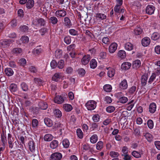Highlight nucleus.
I'll list each match as a JSON object with an SVG mask.
<instances>
[{"label":"nucleus","instance_id":"nucleus-45","mask_svg":"<svg viewBox=\"0 0 160 160\" xmlns=\"http://www.w3.org/2000/svg\"><path fill=\"white\" fill-rule=\"evenodd\" d=\"M49 20L50 22L53 24H56L58 22V19L55 17H52Z\"/></svg>","mask_w":160,"mask_h":160},{"label":"nucleus","instance_id":"nucleus-13","mask_svg":"<svg viewBox=\"0 0 160 160\" xmlns=\"http://www.w3.org/2000/svg\"><path fill=\"white\" fill-rule=\"evenodd\" d=\"M29 148L30 150L32 152L34 151L35 146L34 144V141L32 140H30L28 143Z\"/></svg>","mask_w":160,"mask_h":160},{"label":"nucleus","instance_id":"nucleus-3","mask_svg":"<svg viewBox=\"0 0 160 160\" xmlns=\"http://www.w3.org/2000/svg\"><path fill=\"white\" fill-rule=\"evenodd\" d=\"M33 24L35 25H40L41 26H44L45 24V21L43 18H37L33 20Z\"/></svg>","mask_w":160,"mask_h":160},{"label":"nucleus","instance_id":"nucleus-64","mask_svg":"<svg viewBox=\"0 0 160 160\" xmlns=\"http://www.w3.org/2000/svg\"><path fill=\"white\" fill-rule=\"evenodd\" d=\"M110 155L112 157H116L118 156L119 154L117 152L112 151L110 152Z\"/></svg>","mask_w":160,"mask_h":160},{"label":"nucleus","instance_id":"nucleus-48","mask_svg":"<svg viewBox=\"0 0 160 160\" xmlns=\"http://www.w3.org/2000/svg\"><path fill=\"white\" fill-rule=\"evenodd\" d=\"M71 37L69 36H66L64 39L65 42L67 44H69L71 42Z\"/></svg>","mask_w":160,"mask_h":160},{"label":"nucleus","instance_id":"nucleus-24","mask_svg":"<svg viewBox=\"0 0 160 160\" xmlns=\"http://www.w3.org/2000/svg\"><path fill=\"white\" fill-rule=\"evenodd\" d=\"M55 116L58 118H59L62 116V113L61 111L58 109H56L53 111Z\"/></svg>","mask_w":160,"mask_h":160},{"label":"nucleus","instance_id":"nucleus-59","mask_svg":"<svg viewBox=\"0 0 160 160\" xmlns=\"http://www.w3.org/2000/svg\"><path fill=\"white\" fill-rule=\"evenodd\" d=\"M28 26L24 25L20 27V30L22 32H26L28 30Z\"/></svg>","mask_w":160,"mask_h":160},{"label":"nucleus","instance_id":"nucleus-60","mask_svg":"<svg viewBox=\"0 0 160 160\" xmlns=\"http://www.w3.org/2000/svg\"><path fill=\"white\" fill-rule=\"evenodd\" d=\"M66 72L68 74H70L73 72V69L71 67H68L66 68Z\"/></svg>","mask_w":160,"mask_h":160},{"label":"nucleus","instance_id":"nucleus-6","mask_svg":"<svg viewBox=\"0 0 160 160\" xmlns=\"http://www.w3.org/2000/svg\"><path fill=\"white\" fill-rule=\"evenodd\" d=\"M150 42V38L147 37H146L143 38L142 40V44L143 46L146 47L148 46Z\"/></svg>","mask_w":160,"mask_h":160},{"label":"nucleus","instance_id":"nucleus-35","mask_svg":"<svg viewBox=\"0 0 160 160\" xmlns=\"http://www.w3.org/2000/svg\"><path fill=\"white\" fill-rule=\"evenodd\" d=\"M52 136L50 134H47L45 135L44 139L45 141H50L52 139Z\"/></svg>","mask_w":160,"mask_h":160},{"label":"nucleus","instance_id":"nucleus-7","mask_svg":"<svg viewBox=\"0 0 160 160\" xmlns=\"http://www.w3.org/2000/svg\"><path fill=\"white\" fill-rule=\"evenodd\" d=\"M128 87V83L126 79H124L120 83L119 85V88L123 90L127 89Z\"/></svg>","mask_w":160,"mask_h":160},{"label":"nucleus","instance_id":"nucleus-16","mask_svg":"<svg viewBox=\"0 0 160 160\" xmlns=\"http://www.w3.org/2000/svg\"><path fill=\"white\" fill-rule=\"evenodd\" d=\"M38 106L39 108L45 110L48 108V104L43 101H41L38 103Z\"/></svg>","mask_w":160,"mask_h":160},{"label":"nucleus","instance_id":"nucleus-27","mask_svg":"<svg viewBox=\"0 0 160 160\" xmlns=\"http://www.w3.org/2000/svg\"><path fill=\"white\" fill-rule=\"evenodd\" d=\"M57 66L59 69H62L64 65V62L62 60H61L57 63Z\"/></svg>","mask_w":160,"mask_h":160},{"label":"nucleus","instance_id":"nucleus-50","mask_svg":"<svg viewBox=\"0 0 160 160\" xmlns=\"http://www.w3.org/2000/svg\"><path fill=\"white\" fill-rule=\"evenodd\" d=\"M142 32V29L139 28H137L135 29L134 32L135 34L136 35H138L141 33Z\"/></svg>","mask_w":160,"mask_h":160},{"label":"nucleus","instance_id":"nucleus-43","mask_svg":"<svg viewBox=\"0 0 160 160\" xmlns=\"http://www.w3.org/2000/svg\"><path fill=\"white\" fill-rule=\"evenodd\" d=\"M1 141L2 143V145L4 147L6 145L7 140L6 137L4 136V133H2L1 135Z\"/></svg>","mask_w":160,"mask_h":160},{"label":"nucleus","instance_id":"nucleus-62","mask_svg":"<svg viewBox=\"0 0 160 160\" xmlns=\"http://www.w3.org/2000/svg\"><path fill=\"white\" fill-rule=\"evenodd\" d=\"M42 50L41 48H35L33 50V52L34 54L39 55L41 52Z\"/></svg>","mask_w":160,"mask_h":160},{"label":"nucleus","instance_id":"nucleus-31","mask_svg":"<svg viewBox=\"0 0 160 160\" xmlns=\"http://www.w3.org/2000/svg\"><path fill=\"white\" fill-rule=\"evenodd\" d=\"M98 138V136L97 135H93L90 138V142L92 143H95L97 142Z\"/></svg>","mask_w":160,"mask_h":160},{"label":"nucleus","instance_id":"nucleus-41","mask_svg":"<svg viewBox=\"0 0 160 160\" xmlns=\"http://www.w3.org/2000/svg\"><path fill=\"white\" fill-rule=\"evenodd\" d=\"M18 63L20 65L24 66L26 63V61L24 58H22L19 60Z\"/></svg>","mask_w":160,"mask_h":160},{"label":"nucleus","instance_id":"nucleus-12","mask_svg":"<svg viewBox=\"0 0 160 160\" xmlns=\"http://www.w3.org/2000/svg\"><path fill=\"white\" fill-rule=\"evenodd\" d=\"M64 21L65 26L67 28H70L72 26V22L68 17H65L64 18Z\"/></svg>","mask_w":160,"mask_h":160},{"label":"nucleus","instance_id":"nucleus-32","mask_svg":"<svg viewBox=\"0 0 160 160\" xmlns=\"http://www.w3.org/2000/svg\"><path fill=\"white\" fill-rule=\"evenodd\" d=\"M144 136L148 142H151L152 141V136L149 133H146L144 135Z\"/></svg>","mask_w":160,"mask_h":160},{"label":"nucleus","instance_id":"nucleus-34","mask_svg":"<svg viewBox=\"0 0 160 160\" xmlns=\"http://www.w3.org/2000/svg\"><path fill=\"white\" fill-rule=\"evenodd\" d=\"M90 67L92 68H95L97 66V62L94 59H92L90 62Z\"/></svg>","mask_w":160,"mask_h":160},{"label":"nucleus","instance_id":"nucleus-19","mask_svg":"<svg viewBox=\"0 0 160 160\" xmlns=\"http://www.w3.org/2000/svg\"><path fill=\"white\" fill-rule=\"evenodd\" d=\"M44 122L45 124L49 127L52 126L53 125L52 120L48 118H45L44 119Z\"/></svg>","mask_w":160,"mask_h":160},{"label":"nucleus","instance_id":"nucleus-47","mask_svg":"<svg viewBox=\"0 0 160 160\" xmlns=\"http://www.w3.org/2000/svg\"><path fill=\"white\" fill-rule=\"evenodd\" d=\"M103 142L101 141H99L98 142L96 145V148L98 150H100L103 147Z\"/></svg>","mask_w":160,"mask_h":160},{"label":"nucleus","instance_id":"nucleus-18","mask_svg":"<svg viewBox=\"0 0 160 160\" xmlns=\"http://www.w3.org/2000/svg\"><path fill=\"white\" fill-rule=\"evenodd\" d=\"M148 75L147 74H144L142 76L141 82L142 86H145L147 83Z\"/></svg>","mask_w":160,"mask_h":160},{"label":"nucleus","instance_id":"nucleus-53","mask_svg":"<svg viewBox=\"0 0 160 160\" xmlns=\"http://www.w3.org/2000/svg\"><path fill=\"white\" fill-rule=\"evenodd\" d=\"M69 32L71 35L73 36L77 35L78 34V31L73 29H70Z\"/></svg>","mask_w":160,"mask_h":160},{"label":"nucleus","instance_id":"nucleus-51","mask_svg":"<svg viewBox=\"0 0 160 160\" xmlns=\"http://www.w3.org/2000/svg\"><path fill=\"white\" fill-rule=\"evenodd\" d=\"M156 77V74L154 73H153L149 79L148 81V82L150 84H151L154 81V79Z\"/></svg>","mask_w":160,"mask_h":160},{"label":"nucleus","instance_id":"nucleus-10","mask_svg":"<svg viewBox=\"0 0 160 160\" xmlns=\"http://www.w3.org/2000/svg\"><path fill=\"white\" fill-rule=\"evenodd\" d=\"M64 101V100L63 98L61 96H57L54 99L55 102L58 104L62 103Z\"/></svg>","mask_w":160,"mask_h":160},{"label":"nucleus","instance_id":"nucleus-42","mask_svg":"<svg viewBox=\"0 0 160 160\" xmlns=\"http://www.w3.org/2000/svg\"><path fill=\"white\" fill-rule=\"evenodd\" d=\"M77 133L78 136L80 138H82L83 137V134L80 128H78L77 130Z\"/></svg>","mask_w":160,"mask_h":160},{"label":"nucleus","instance_id":"nucleus-30","mask_svg":"<svg viewBox=\"0 0 160 160\" xmlns=\"http://www.w3.org/2000/svg\"><path fill=\"white\" fill-rule=\"evenodd\" d=\"M10 44V41L9 40H4L2 41L1 44L3 48H6L9 47Z\"/></svg>","mask_w":160,"mask_h":160},{"label":"nucleus","instance_id":"nucleus-8","mask_svg":"<svg viewBox=\"0 0 160 160\" xmlns=\"http://www.w3.org/2000/svg\"><path fill=\"white\" fill-rule=\"evenodd\" d=\"M90 59V55L88 54L83 56L82 59V63L84 65H86L88 64Z\"/></svg>","mask_w":160,"mask_h":160},{"label":"nucleus","instance_id":"nucleus-29","mask_svg":"<svg viewBox=\"0 0 160 160\" xmlns=\"http://www.w3.org/2000/svg\"><path fill=\"white\" fill-rule=\"evenodd\" d=\"M160 37V35L157 32H155L153 33L152 35L151 38L154 40H156L159 38Z\"/></svg>","mask_w":160,"mask_h":160},{"label":"nucleus","instance_id":"nucleus-15","mask_svg":"<svg viewBox=\"0 0 160 160\" xmlns=\"http://www.w3.org/2000/svg\"><path fill=\"white\" fill-rule=\"evenodd\" d=\"M131 66V64L130 63L126 62L123 63L121 65V68L122 69L128 70L129 69Z\"/></svg>","mask_w":160,"mask_h":160},{"label":"nucleus","instance_id":"nucleus-1","mask_svg":"<svg viewBox=\"0 0 160 160\" xmlns=\"http://www.w3.org/2000/svg\"><path fill=\"white\" fill-rule=\"evenodd\" d=\"M86 106L88 110H93L96 107V102L93 100L89 101L86 103Z\"/></svg>","mask_w":160,"mask_h":160},{"label":"nucleus","instance_id":"nucleus-4","mask_svg":"<svg viewBox=\"0 0 160 160\" xmlns=\"http://www.w3.org/2000/svg\"><path fill=\"white\" fill-rule=\"evenodd\" d=\"M155 10V7L152 5H148L146 8V12L149 14H153Z\"/></svg>","mask_w":160,"mask_h":160},{"label":"nucleus","instance_id":"nucleus-55","mask_svg":"<svg viewBox=\"0 0 160 160\" xmlns=\"http://www.w3.org/2000/svg\"><path fill=\"white\" fill-rule=\"evenodd\" d=\"M132 156L136 158H138L141 157L140 154L138 152L135 151H133L132 153Z\"/></svg>","mask_w":160,"mask_h":160},{"label":"nucleus","instance_id":"nucleus-21","mask_svg":"<svg viewBox=\"0 0 160 160\" xmlns=\"http://www.w3.org/2000/svg\"><path fill=\"white\" fill-rule=\"evenodd\" d=\"M61 78V76L59 73H56L52 77V79L56 82L58 81Z\"/></svg>","mask_w":160,"mask_h":160},{"label":"nucleus","instance_id":"nucleus-5","mask_svg":"<svg viewBox=\"0 0 160 160\" xmlns=\"http://www.w3.org/2000/svg\"><path fill=\"white\" fill-rule=\"evenodd\" d=\"M66 11L63 10H57L55 12L56 16L57 17H63L66 15Z\"/></svg>","mask_w":160,"mask_h":160},{"label":"nucleus","instance_id":"nucleus-39","mask_svg":"<svg viewBox=\"0 0 160 160\" xmlns=\"http://www.w3.org/2000/svg\"><path fill=\"white\" fill-rule=\"evenodd\" d=\"M115 108L112 106H110L107 107L106 108V111L109 113H112L115 110Z\"/></svg>","mask_w":160,"mask_h":160},{"label":"nucleus","instance_id":"nucleus-52","mask_svg":"<svg viewBox=\"0 0 160 160\" xmlns=\"http://www.w3.org/2000/svg\"><path fill=\"white\" fill-rule=\"evenodd\" d=\"M147 124L148 127L152 129L153 127V121L150 119L148 120L147 122Z\"/></svg>","mask_w":160,"mask_h":160},{"label":"nucleus","instance_id":"nucleus-49","mask_svg":"<svg viewBox=\"0 0 160 160\" xmlns=\"http://www.w3.org/2000/svg\"><path fill=\"white\" fill-rule=\"evenodd\" d=\"M78 74L81 76H83L85 73V70L83 68L79 69L77 70Z\"/></svg>","mask_w":160,"mask_h":160},{"label":"nucleus","instance_id":"nucleus-40","mask_svg":"<svg viewBox=\"0 0 160 160\" xmlns=\"http://www.w3.org/2000/svg\"><path fill=\"white\" fill-rule=\"evenodd\" d=\"M62 144L64 148H68L69 145V142L68 140L67 139L63 140Z\"/></svg>","mask_w":160,"mask_h":160},{"label":"nucleus","instance_id":"nucleus-23","mask_svg":"<svg viewBox=\"0 0 160 160\" xmlns=\"http://www.w3.org/2000/svg\"><path fill=\"white\" fill-rule=\"evenodd\" d=\"M63 108L67 112H70L72 109V106L68 104H64Z\"/></svg>","mask_w":160,"mask_h":160},{"label":"nucleus","instance_id":"nucleus-22","mask_svg":"<svg viewBox=\"0 0 160 160\" xmlns=\"http://www.w3.org/2000/svg\"><path fill=\"white\" fill-rule=\"evenodd\" d=\"M58 145V142L57 140H54L52 141L50 145L51 148L54 149L56 148Z\"/></svg>","mask_w":160,"mask_h":160},{"label":"nucleus","instance_id":"nucleus-44","mask_svg":"<svg viewBox=\"0 0 160 160\" xmlns=\"http://www.w3.org/2000/svg\"><path fill=\"white\" fill-rule=\"evenodd\" d=\"M21 88L22 90L24 91H26L28 90V86L25 82H22L21 85Z\"/></svg>","mask_w":160,"mask_h":160},{"label":"nucleus","instance_id":"nucleus-26","mask_svg":"<svg viewBox=\"0 0 160 160\" xmlns=\"http://www.w3.org/2000/svg\"><path fill=\"white\" fill-rule=\"evenodd\" d=\"M34 4V1L33 0H29L26 3V7L28 8H31L33 7Z\"/></svg>","mask_w":160,"mask_h":160},{"label":"nucleus","instance_id":"nucleus-25","mask_svg":"<svg viewBox=\"0 0 160 160\" xmlns=\"http://www.w3.org/2000/svg\"><path fill=\"white\" fill-rule=\"evenodd\" d=\"M125 49L128 51H131L133 48V45L131 43L128 42L125 44Z\"/></svg>","mask_w":160,"mask_h":160},{"label":"nucleus","instance_id":"nucleus-58","mask_svg":"<svg viewBox=\"0 0 160 160\" xmlns=\"http://www.w3.org/2000/svg\"><path fill=\"white\" fill-rule=\"evenodd\" d=\"M119 102L122 103H125L128 101V98L125 97H122L119 98Z\"/></svg>","mask_w":160,"mask_h":160},{"label":"nucleus","instance_id":"nucleus-9","mask_svg":"<svg viewBox=\"0 0 160 160\" xmlns=\"http://www.w3.org/2000/svg\"><path fill=\"white\" fill-rule=\"evenodd\" d=\"M117 47V45L116 43H112L109 47V52L111 53H113L116 50Z\"/></svg>","mask_w":160,"mask_h":160},{"label":"nucleus","instance_id":"nucleus-36","mask_svg":"<svg viewBox=\"0 0 160 160\" xmlns=\"http://www.w3.org/2000/svg\"><path fill=\"white\" fill-rule=\"evenodd\" d=\"M112 89V86L109 84L105 85L103 87L104 90L107 92H110Z\"/></svg>","mask_w":160,"mask_h":160},{"label":"nucleus","instance_id":"nucleus-56","mask_svg":"<svg viewBox=\"0 0 160 160\" xmlns=\"http://www.w3.org/2000/svg\"><path fill=\"white\" fill-rule=\"evenodd\" d=\"M100 119V116L98 114L94 115L92 117V119L95 122H98Z\"/></svg>","mask_w":160,"mask_h":160},{"label":"nucleus","instance_id":"nucleus-63","mask_svg":"<svg viewBox=\"0 0 160 160\" xmlns=\"http://www.w3.org/2000/svg\"><path fill=\"white\" fill-rule=\"evenodd\" d=\"M38 121L37 119H34L32 120V125L33 127H36L38 126Z\"/></svg>","mask_w":160,"mask_h":160},{"label":"nucleus","instance_id":"nucleus-14","mask_svg":"<svg viewBox=\"0 0 160 160\" xmlns=\"http://www.w3.org/2000/svg\"><path fill=\"white\" fill-rule=\"evenodd\" d=\"M156 105L155 103H151L149 107V111L151 113H154L156 110Z\"/></svg>","mask_w":160,"mask_h":160},{"label":"nucleus","instance_id":"nucleus-46","mask_svg":"<svg viewBox=\"0 0 160 160\" xmlns=\"http://www.w3.org/2000/svg\"><path fill=\"white\" fill-rule=\"evenodd\" d=\"M62 51L61 50H57L55 52V56L57 58H60L62 55Z\"/></svg>","mask_w":160,"mask_h":160},{"label":"nucleus","instance_id":"nucleus-20","mask_svg":"<svg viewBox=\"0 0 160 160\" xmlns=\"http://www.w3.org/2000/svg\"><path fill=\"white\" fill-rule=\"evenodd\" d=\"M118 56L121 59L124 58L126 56V53L124 50H120L118 53Z\"/></svg>","mask_w":160,"mask_h":160},{"label":"nucleus","instance_id":"nucleus-57","mask_svg":"<svg viewBox=\"0 0 160 160\" xmlns=\"http://www.w3.org/2000/svg\"><path fill=\"white\" fill-rule=\"evenodd\" d=\"M23 43H26L29 41V38L27 36H23L21 38Z\"/></svg>","mask_w":160,"mask_h":160},{"label":"nucleus","instance_id":"nucleus-33","mask_svg":"<svg viewBox=\"0 0 160 160\" xmlns=\"http://www.w3.org/2000/svg\"><path fill=\"white\" fill-rule=\"evenodd\" d=\"M10 89L12 92H15L17 89V87L16 84L12 83L9 87Z\"/></svg>","mask_w":160,"mask_h":160},{"label":"nucleus","instance_id":"nucleus-61","mask_svg":"<svg viewBox=\"0 0 160 160\" xmlns=\"http://www.w3.org/2000/svg\"><path fill=\"white\" fill-rule=\"evenodd\" d=\"M57 63L55 60H53L51 62L50 65L52 68H54L57 66Z\"/></svg>","mask_w":160,"mask_h":160},{"label":"nucleus","instance_id":"nucleus-54","mask_svg":"<svg viewBox=\"0 0 160 160\" xmlns=\"http://www.w3.org/2000/svg\"><path fill=\"white\" fill-rule=\"evenodd\" d=\"M106 53L105 52H101L99 55V57L100 59H103L106 58Z\"/></svg>","mask_w":160,"mask_h":160},{"label":"nucleus","instance_id":"nucleus-28","mask_svg":"<svg viewBox=\"0 0 160 160\" xmlns=\"http://www.w3.org/2000/svg\"><path fill=\"white\" fill-rule=\"evenodd\" d=\"M22 52V50L20 48H13L12 51V52L14 54H19Z\"/></svg>","mask_w":160,"mask_h":160},{"label":"nucleus","instance_id":"nucleus-38","mask_svg":"<svg viewBox=\"0 0 160 160\" xmlns=\"http://www.w3.org/2000/svg\"><path fill=\"white\" fill-rule=\"evenodd\" d=\"M96 17L97 18H98L102 20L106 18V16L104 14L97 13L96 14Z\"/></svg>","mask_w":160,"mask_h":160},{"label":"nucleus","instance_id":"nucleus-11","mask_svg":"<svg viewBox=\"0 0 160 160\" xmlns=\"http://www.w3.org/2000/svg\"><path fill=\"white\" fill-rule=\"evenodd\" d=\"M5 74L8 76H12L14 73L12 69L10 68H6L4 70Z\"/></svg>","mask_w":160,"mask_h":160},{"label":"nucleus","instance_id":"nucleus-37","mask_svg":"<svg viewBox=\"0 0 160 160\" xmlns=\"http://www.w3.org/2000/svg\"><path fill=\"white\" fill-rule=\"evenodd\" d=\"M115 73V70L112 68L110 69L108 72V76L110 78L114 76Z\"/></svg>","mask_w":160,"mask_h":160},{"label":"nucleus","instance_id":"nucleus-17","mask_svg":"<svg viewBox=\"0 0 160 160\" xmlns=\"http://www.w3.org/2000/svg\"><path fill=\"white\" fill-rule=\"evenodd\" d=\"M141 62L139 60H137L135 61L132 64V67L134 68L137 69L140 66Z\"/></svg>","mask_w":160,"mask_h":160},{"label":"nucleus","instance_id":"nucleus-2","mask_svg":"<svg viewBox=\"0 0 160 160\" xmlns=\"http://www.w3.org/2000/svg\"><path fill=\"white\" fill-rule=\"evenodd\" d=\"M62 158V154L60 152H55L50 156V160H60Z\"/></svg>","mask_w":160,"mask_h":160}]
</instances>
